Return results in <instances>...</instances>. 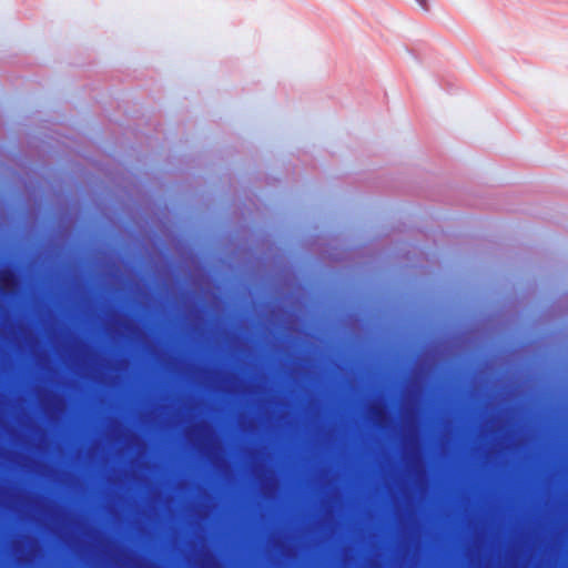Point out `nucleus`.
<instances>
[{
	"label": "nucleus",
	"mask_w": 568,
	"mask_h": 568,
	"mask_svg": "<svg viewBox=\"0 0 568 568\" xmlns=\"http://www.w3.org/2000/svg\"><path fill=\"white\" fill-rule=\"evenodd\" d=\"M16 280V274L12 271L7 270L2 272L0 276L1 288L4 291L7 287L14 285Z\"/></svg>",
	"instance_id": "nucleus-1"
},
{
	"label": "nucleus",
	"mask_w": 568,
	"mask_h": 568,
	"mask_svg": "<svg viewBox=\"0 0 568 568\" xmlns=\"http://www.w3.org/2000/svg\"><path fill=\"white\" fill-rule=\"evenodd\" d=\"M424 9H427V1L426 0H416Z\"/></svg>",
	"instance_id": "nucleus-2"
}]
</instances>
